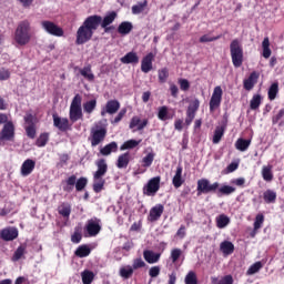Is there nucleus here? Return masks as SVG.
Wrapping results in <instances>:
<instances>
[{
  "mask_svg": "<svg viewBox=\"0 0 284 284\" xmlns=\"http://www.w3.org/2000/svg\"><path fill=\"white\" fill-rule=\"evenodd\" d=\"M116 11H111L104 17L93 14L85 18L82 26H80L77 31V45H83L88 43V41H92V37H94V32L99 30V26H101V28H108V26H111L116 21Z\"/></svg>",
  "mask_w": 284,
  "mask_h": 284,
  "instance_id": "nucleus-1",
  "label": "nucleus"
},
{
  "mask_svg": "<svg viewBox=\"0 0 284 284\" xmlns=\"http://www.w3.org/2000/svg\"><path fill=\"white\" fill-rule=\"evenodd\" d=\"M95 165L98 170L93 173V192L95 194H99L100 192H103V189L105 187V174H108V162L105 159H99L95 162Z\"/></svg>",
  "mask_w": 284,
  "mask_h": 284,
  "instance_id": "nucleus-2",
  "label": "nucleus"
},
{
  "mask_svg": "<svg viewBox=\"0 0 284 284\" xmlns=\"http://www.w3.org/2000/svg\"><path fill=\"white\" fill-rule=\"evenodd\" d=\"M14 41L18 45H28L32 41V26L28 20L18 23L14 31Z\"/></svg>",
  "mask_w": 284,
  "mask_h": 284,
  "instance_id": "nucleus-3",
  "label": "nucleus"
},
{
  "mask_svg": "<svg viewBox=\"0 0 284 284\" xmlns=\"http://www.w3.org/2000/svg\"><path fill=\"white\" fill-rule=\"evenodd\" d=\"M75 191L83 192L88 187V178L81 176L77 180V175L72 174L62 181V190L70 194V192Z\"/></svg>",
  "mask_w": 284,
  "mask_h": 284,
  "instance_id": "nucleus-4",
  "label": "nucleus"
},
{
  "mask_svg": "<svg viewBox=\"0 0 284 284\" xmlns=\"http://www.w3.org/2000/svg\"><path fill=\"white\" fill-rule=\"evenodd\" d=\"M230 54L234 68H241L243 65V44L241 40L233 39L230 43Z\"/></svg>",
  "mask_w": 284,
  "mask_h": 284,
  "instance_id": "nucleus-5",
  "label": "nucleus"
},
{
  "mask_svg": "<svg viewBox=\"0 0 284 284\" xmlns=\"http://www.w3.org/2000/svg\"><path fill=\"white\" fill-rule=\"evenodd\" d=\"M219 187H221L219 182L210 183V180L201 179L197 181V196H201V194L215 193Z\"/></svg>",
  "mask_w": 284,
  "mask_h": 284,
  "instance_id": "nucleus-6",
  "label": "nucleus"
},
{
  "mask_svg": "<svg viewBox=\"0 0 284 284\" xmlns=\"http://www.w3.org/2000/svg\"><path fill=\"white\" fill-rule=\"evenodd\" d=\"M105 136H108L106 128L91 129V134L89 138L91 148H97V145H101V143L105 141Z\"/></svg>",
  "mask_w": 284,
  "mask_h": 284,
  "instance_id": "nucleus-7",
  "label": "nucleus"
},
{
  "mask_svg": "<svg viewBox=\"0 0 284 284\" xmlns=\"http://www.w3.org/2000/svg\"><path fill=\"white\" fill-rule=\"evenodd\" d=\"M159 190H161L160 175L154 176L148 181L146 185L143 187V194H145V196H155Z\"/></svg>",
  "mask_w": 284,
  "mask_h": 284,
  "instance_id": "nucleus-8",
  "label": "nucleus"
},
{
  "mask_svg": "<svg viewBox=\"0 0 284 284\" xmlns=\"http://www.w3.org/2000/svg\"><path fill=\"white\" fill-rule=\"evenodd\" d=\"M41 28L51 37H63L64 34L63 28L49 20L41 21Z\"/></svg>",
  "mask_w": 284,
  "mask_h": 284,
  "instance_id": "nucleus-9",
  "label": "nucleus"
},
{
  "mask_svg": "<svg viewBox=\"0 0 284 284\" xmlns=\"http://www.w3.org/2000/svg\"><path fill=\"white\" fill-rule=\"evenodd\" d=\"M223 101V89L217 85L214 88L211 100L209 102L210 112H214V110H219L221 108V102Z\"/></svg>",
  "mask_w": 284,
  "mask_h": 284,
  "instance_id": "nucleus-10",
  "label": "nucleus"
},
{
  "mask_svg": "<svg viewBox=\"0 0 284 284\" xmlns=\"http://www.w3.org/2000/svg\"><path fill=\"white\" fill-rule=\"evenodd\" d=\"M52 119L54 128L59 129L60 132H68V130H72V124H70V120H68V118H61L59 114L54 113Z\"/></svg>",
  "mask_w": 284,
  "mask_h": 284,
  "instance_id": "nucleus-11",
  "label": "nucleus"
},
{
  "mask_svg": "<svg viewBox=\"0 0 284 284\" xmlns=\"http://www.w3.org/2000/svg\"><path fill=\"white\" fill-rule=\"evenodd\" d=\"M0 141H14V123L12 121L3 125L0 132Z\"/></svg>",
  "mask_w": 284,
  "mask_h": 284,
  "instance_id": "nucleus-12",
  "label": "nucleus"
},
{
  "mask_svg": "<svg viewBox=\"0 0 284 284\" xmlns=\"http://www.w3.org/2000/svg\"><path fill=\"white\" fill-rule=\"evenodd\" d=\"M163 212H165V206H163V204H156L155 206L151 207L148 215V221L150 223H156V221L163 216Z\"/></svg>",
  "mask_w": 284,
  "mask_h": 284,
  "instance_id": "nucleus-13",
  "label": "nucleus"
},
{
  "mask_svg": "<svg viewBox=\"0 0 284 284\" xmlns=\"http://www.w3.org/2000/svg\"><path fill=\"white\" fill-rule=\"evenodd\" d=\"M261 77V73L257 71H253L247 79H244L243 81V88L246 90V92H252L254 90V85L258 83V78Z\"/></svg>",
  "mask_w": 284,
  "mask_h": 284,
  "instance_id": "nucleus-14",
  "label": "nucleus"
},
{
  "mask_svg": "<svg viewBox=\"0 0 284 284\" xmlns=\"http://www.w3.org/2000/svg\"><path fill=\"white\" fill-rule=\"evenodd\" d=\"M121 109V103L119 100H109L101 111V116H105V114H116Z\"/></svg>",
  "mask_w": 284,
  "mask_h": 284,
  "instance_id": "nucleus-15",
  "label": "nucleus"
},
{
  "mask_svg": "<svg viewBox=\"0 0 284 284\" xmlns=\"http://www.w3.org/2000/svg\"><path fill=\"white\" fill-rule=\"evenodd\" d=\"M85 232L89 234V236H97L101 232V224L99 223V220H88L85 227Z\"/></svg>",
  "mask_w": 284,
  "mask_h": 284,
  "instance_id": "nucleus-16",
  "label": "nucleus"
},
{
  "mask_svg": "<svg viewBox=\"0 0 284 284\" xmlns=\"http://www.w3.org/2000/svg\"><path fill=\"white\" fill-rule=\"evenodd\" d=\"M19 237V230L17 227H6L0 231V239L2 241H14Z\"/></svg>",
  "mask_w": 284,
  "mask_h": 284,
  "instance_id": "nucleus-17",
  "label": "nucleus"
},
{
  "mask_svg": "<svg viewBox=\"0 0 284 284\" xmlns=\"http://www.w3.org/2000/svg\"><path fill=\"white\" fill-rule=\"evenodd\" d=\"M154 53L150 52L145 57L142 58L141 61V70L144 72V74H148V72H151L152 70V63H154Z\"/></svg>",
  "mask_w": 284,
  "mask_h": 284,
  "instance_id": "nucleus-18",
  "label": "nucleus"
},
{
  "mask_svg": "<svg viewBox=\"0 0 284 284\" xmlns=\"http://www.w3.org/2000/svg\"><path fill=\"white\" fill-rule=\"evenodd\" d=\"M148 123H150L148 119L141 121V118L135 115L131 119L129 128L130 130H134V128H136L138 132H141V130L148 128Z\"/></svg>",
  "mask_w": 284,
  "mask_h": 284,
  "instance_id": "nucleus-19",
  "label": "nucleus"
},
{
  "mask_svg": "<svg viewBox=\"0 0 284 284\" xmlns=\"http://www.w3.org/2000/svg\"><path fill=\"white\" fill-rule=\"evenodd\" d=\"M34 168H37V162L32 159H27L21 165V175L30 176V173L34 172Z\"/></svg>",
  "mask_w": 284,
  "mask_h": 284,
  "instance_id": "nucleus-20",
  "label": "nucleus"
},
{
  "mask_svg": "<svg viewBox=\"0 0 284 284\" xmlns=\"http://www.w3.org/2000/svg\"><path fill=\"white\" fill-rule=\"evenodd\" d=\"M185 183V180H183V166L179 165L175 171V175L173 176L172 184L176 190L181 187Z\"/></svg>",
  "mask_w": 284,
  "mask_h": 284,
  "instance_id": "nucleus-21",
  "label": "nucleus"
},
{
  "mask_svg": "<svg viewBox=\"0 0 284 284\" xmlns=\"http://www.w3.org/2000/svg\"><path fill=\"white\" fill-rule=\"evenodd\" d=\"M112 152H119V144L114 141L109 144H105L103 148L100 149V154L102 156H110Z\"/></svg>",
  "mask_w": 284,
  "mask_h": 284,
  "instance_id": "nucleus-22",
  "label": "nucleus"
},
{
  "mask_svg": "<svg viewBox=\"0 0 284 284\" xmlns=\"http://www.w3.org/2000/svg\"><path fill=\"white\" fill-rule=\"evenodd\" d=\"M144 261L149 263L150 265L154 263H159L161 260V253H154V251L145 250L143 252Z\"/></svg>",
  "mask_w": 284,
  "mask_h": 284,
  "instance_id": "nucleus-23",
  "label": "nucleus"
},
{
  "mask_svg": "<svg viewBox=\"0 0 284 284\" xmlns=\"http://www.w3.org/2000/svg\"><path fill=\"white\" fill-rule=\"evenodd\" d=\"M130 165V152L122 153L118 156L116 168L119 170H125Z\"/></svg>",
  "mask_w": 284,
  "mask_h": 284,
  "instance_id": "nucleus-24",
  "label": "nucleus"
},
{
  "mask_svg": "<svg viewBox=\"0 0 284 284\" xmlns=\"http://www.w3.org/2000/svg\"><path fill=\"white\" fill-rule=\"evenodd\" d=\"M263 223H265V215H263V213H260L255 216L253 232L251 233L252 239H254V236H256V232H258V230L263 227Z\"/></svg>",
  "mask_w": 284,
  "mask_h": 284,
  "instance_id": "nucleus-25",
  "label": "nucleus"
},
{
  "mask_svg": "<svg viewBox=\"0 0 284 284\" xmlns=\"http://www.w3.org/2000/svg\"><path fill=\"white\" fill-rule=\"evenodd\" d=\"M120 61L121 63H124L126 65L130 63L136 64L139 63V54H136V52L134 51L128 52L124 57L120 59Z\"/></svg>",
  "mask_w": 284,
  "mask_h": 284,
  "instance_id": "nucleus-26",
  "label": "nucleus"
},
{
  "mask_svg": "<svg viewBox=\"0 0 284 284\" xmlns=\"http://www.w3.org/2000/svg\"><path fill=\"white\" fill-rule=\"evenodd\" d=\"M276 191L272 190V189H267L266 191H264L263 193V201L264 203H266L267 205L274 204L276 203Z\"/></svg>",
  "mask_w": 284,
  "mask_h": 284,
  "instance_id": "nucleus-27",
  "label": "nucleus"
},
{
  "mask_svg": "<svg viewBox=\"0 0 284 284\" xmlns=\"http://www.w3.org/2000/svg\"><path fill=\"white\" fill-rule=\"evenodd\" d=\"M133 28L134 27L132 26V22L124 21L119 24L118 32L122 37H125L126 34H130L132 32Z\"/></svg>",
  "mask_w": 284,
  "mask_h": 284,
  "instance_id": "nucleus-28",
  "label": "nucleus"
},
{
  "mask_svg": "<svg viewBox=\"0 0 284 284\" xmlns=\"http://www.w3.org/2000/svg\"><path fill=\"white\" fill-rule=\"evenodd\" d=\"M69 119L71 123H77V121H80V119H83V109L70 108Z\"/></svg>",
  "mask_w": 284,
  "mask_h": 284,
  "instance_id": "nucleus-29",
  "label": "nucleus"
},
{
  "mask_svg": "<svg viewBox=\"0 0 284 284\" xmlns=\"http://www.w3.org/2000/svg\"><path fill=\"white\" fill-rule=\"evenodd\" d=\"M250 145H252V140H245L243 138H239L235 142V148L240 152H246V150L250 149Z\"/></svg>",
  "mask_w": 284,
  "mask_h": 284,
  "instance_id": "nucleus-30",
  "label": "nucleus"
},
{
  "mask_svg": "<svg viewBox=\"0 0 284 284\" xmlns=\"http://www.w3.org/2000/svg\"><path fill=\"white\" fill-rule=\"evenodd\" d=\"M26 250H28L27 244H21L20 246H18L11 257V261H13V263H17V261H21V258H23V255L26 254Z\"/></svg>",
  "mask_w": 284,
  "mask_h": 284,
  "instance_id": "nucleus-31",
  "label": "nucleus"
},
{
  "mask_svg": "<svg viewBox=\"0 0 284 284\" xmlns=\"http://www.w3.org/2000/svg\"><path fill=\"white\" fill-rule=\"evenodd\" d=\"M92 250L90 248V246L82 244L80 245L74 254L78 256V258H85L87 256H90Z\"/></svg>",
  "mask_w": 284,
  "mask_h": 284,
  "instance_id": "nucleus-32",
  "label": "nucleus"
},
{
  "mask_svg": "<svg viewBox=\"0 0 284 284\" xmlns=\"http://www.w3.org/2000/svg\"><path fill=\"white\" fill-rule=\"evenodd\" d=\"M262 57L264 59H270L272 57V49H270V38L265 37L262 41Z\"/></svg>",
  "mask_w": 284,
  "mask_h": 284,
  "instance_id": "nucleus-33",
  "label": "nucleus"
},
{
  "mask_svg": "<svg viewBox=\"0 0 284 284\" xmlns=\"http://www.w3.org/2000/svg\"><path fill=\"white\" fill-rule=\"evenodd\" d=\"M220 250L226 256H230V254H234V244L230 241H224L220 244Z\"/></svg>",
  "mask_w": 284,
  "mask_h": 284,
  "instance_id": "nucleus-34",
  "label": "nucleus"
},
{
  "mask_svg": "<svg viewBox=\"0 0 284 284\" xmlns=\"http://www.w3.org/2000/svg\"><path fill=\"white\" fill-rule=\"evenodd\" d=\"M141 144V140H128L125 141L121 146H120V151L121 152H125V150H134V148H136L138 145Z\"/></svg>",
  "mask_w": 284,
  "mask_h": 284,
  "instance_id": "nucleus-35",
  "label": "nucleus"
},
{
  "mask_svg": "<svg viewBox=\"0 0 284 284\" xmlns=\"http://www.w3.org/2000/svg\"><path fill=\"white\" fill-rule=\"evenodd\" d=\"M80 74L81 77L87 79V81H90V82L94 81V73H92V65L90 64L80 69Z\"/></svg>",
  "mask_w": 284,
  "mask_h": 284,
  "instance_id": "nucleus-36",
  "label": "nucleus"
},
{
  "mask_svg": "<svg viewBox=\"0 0 284 284\" xmlns=\"http://www.w3.org/2000/svg\"><path fill=\"white\" fill-rule=\"evenodd\" d=\"M236 192V187L230 185H222L217 187V194L220 196H230V194H234Z\"/></svg>",
  "mask_w": 284,
  "mask_h": 284,
  "instance_id": "nucleus-37",
  "label": "nucleus"
},
{
  "mask_svg": "<svg viewBox=\"0 0 284 284\" xmlns=\"http://www.w3.org/2000/svg\"><path fill=\"white\" fill-rule=\"evenodd\" d=\"M230 225V219L225 214H221L216 217V227L219 230H223L224 227H227Z\"/></svg>",
  "mask_w": 284,
  "mask_h": 284,
  "instance_id": "nucleus-38",
  "label": "nucleus"
},
{
  "mask_svg": "<svg viewBox=\"0 0 284 284\" xmlns=\"http://www.w3.org/2000/svg\"><path fill=\"white\" fill-rule=\"evenodd\" d=\"M261 103H263V97H261V94H254L250 101L251 110H258Z\"/></svg>",
  "mask_w": 284,
  "mask_h": 284,
  "instance_id": "nucleus-39",
  "label": "nucleus"
},
{
  "mask_svg": "<svg viewBox=\"0 0 284 284\" xmlns=\"http://www.w3.org/2000/svg\"><path fill=\"white\" fill-rule=\"evenodd\" d=\"M223 134H225V125L216 126L213 134V143H221V139H223Z\"/></svg>",
  "mask_w": 284,
  "mask_h": 284,
  "instance_id": "nucleus-40",
  "label": "nucleus"
},
{
  "mask_svg": "<svg viewBox=\"0 0 284 284\" xmlns=\"http://www.w3.org/2000/svg\"><path fill=\"white\" fill-rule=\"evenodd\" d=\"M262 178L268 183L274 180V173H272V165L262 168Z\"/></svg>",
  "mask_w": 284,
  "mask_h": 284,
  "instance_id": "nucleus-41",
  "label": "nucleus"
},
{
  "mask_svg": "<svg viewBox=\"0 0 284 284\" xmlns=\"http://www.w3.org/2000/svg\"><path fill=\"white\" fill-rule=\"evenodd\" d=\"M134 274V268L131 265H126L120 268V276L122 278H132V275Z\"/></svg>",
  "mask_w": 284,
  "mask_h": 284,
  "instance_id": "nucleus-42",
  "label": "nucleus"
},
{
  "mask_svg": "<svg viewBox=\"0 0 284 284\" xmlns=\"http://www.w3.org/2000/svg\"><path fill=\"white\" fill-rule=\"evenodd\" d=\"M94 110H97V99H93L83 103V111L87 114H92Z\"/></svg>",
  "mask_w": 284,
  "mask_h": 284,
  "instance_id": "nucleus-43",
  "label": "nucleus"
},
{
  "mask_svg": "<svg viewBox=\"0 0 284 284\" xmlns=\"http://www.w3.org/2000/svg\"><path fill=\"white\" fill-rule=\"evenodd\" d=\"M261 270H263V262H255L248 267V270L246 271V275L253 276V274H258Z\"/></svg>",
  "mask_w": 284,
  "mask_h": 284,
  "instance_id": "nucleus-44",
  "label": "nucleus"
},
{
  "mask_svg": "<svg viewBox=\"0 0 284 284\" xmlns=\"http://www.w3.org/2000/svg\"><path fill=\"white\" fill-rule=\"evenodd\" d=\"M159 83H166L170 79V70L168 68H162L158 71Z\"/></svg>",
  "mask_w": 284,
  "mask_h": 284,
  "instance_id": "nucleus-45",
  "label": "nucleus"
},
{
  "mask_svg": "<svg viewBox=\"0 0 284 284\" xmlns=\"http://www.w3.org/2000/svg\"><path fill=\"white\" fill-rule=\"evenodd\" d=\"M148 8V0H143L142 2H138L135 6L131 8L132 14H141Z\"/></svg>",
  "mask_w": 284,
  "mask_h": 284,
  "instance_id": "nucleus-46",
  "label": "nucleus"
},
{
  "mask_svg": "<svg viewBox=\"0 0 284 284\" xmlns=\"http://www.w3.org/2000/svg\"><path fill=\"white\" fill-rule=\"evenodd\" d=\"M82 276V283L83 284H92V281H94V272L84 270L81 273Z\"/></svg>",
  "mask_w": 284,
  "mask_h": 284,
  "instance_id": "nucleus-47",
  "label": "nucleus"
},
{
  "mask_svg": "<svg viewBox=\"0 0 284 284\" xmlns=\"http://www.w3.org/2000/svg\"><path fill=\"white\" fill-rule=\"evenodd\" d=\"M283 118H284V109H281L277 113H275V114L272 116V124H273V125L278 124L280 126H281V125H284Z\"/></svg>",
  "mask_w": 284,
  "mask_h": 284,
  "instance_id": "nucleus-48",
  "label": "nucleus"
},
{
  "mask_svg": "<svg viewBox=\"0 0 284 284\" xmlns=\"http://www.w3.org/2000/svg\"><path fill=\"white\" fill-rule=\"evenodd\" d=\"M48 141H50V134L48 133H42L39 135V138L36 141V145L38 148H45L48 145Z\"/></svg>",
  "mask_w": 284,
  "mask_h": 284,
  "instance_id": "nucleus-49",
  "label": "nucleus"
},
{
  "mask_svg": "<svg viewBox=\"0 0 284 284\" xmlns=\"http://www.w3.org/2000/svg\"><path fill=\"white\" fill-rule=\"evenodd\" d=\"M267 94L270 101H274V99H276V97L278 95V82H274L271 84Z\"/></svg>",
  "mask_w": 284,
  "mask_h": 284,
  "instance_id": "nucleus-50",
  "label": "nucleus"
},
{
  "mask_svg": "<svg viewBox=\"0 0 284 284\" xmlns=\"http://www.w3.org/2000/svg\"><path fill=\"white\" fill-rule=\"evenodd\" d=\"M154 152L148 153L143 159H142V168H151L152 163H154Z\"/></svg>",
  "mask_w": 284,
  "mask_h": 284,
  "instance_id": "nucleus-51",
  "label": "nucleus"
},
{
  "mask_svg": "<svg viewBox=\"0 0 284 284\" xmlns=\"http://www.w3.org/2000/svg\"><path fill=\"white\" fill-rule=\"evenodd\" d=\"M59 214L64 219H69L70 214L72 213V207L69 204H62L59 210Z\"/></svg>",
  "mask_w": 284,
  "mask_h": 284,
  "instance_id": "nucleus-52",
  "label": "nucleus"
},
{
  "mask_svg": "<svg viewBox=\"0 0 284 284\" xmlns=\"http://www.w3.org/2000/svg\"><path fill=\"white\" fill-rule=\"evenodd\" d=\"M168 114L169 113H168V106L166 105H163V106L159 108L158 119L160 121H168V119H172V116H169Z\"/></svg>",
  "mask_w": 284,
  "mask_h": 284,
  "instance_id": "nucleus-53",
  "label": "nucleus"
},
{
  "mask_svg": "<svg viewBox=\"0 0 284 284\" xmlns=\"http://www.w3.org/2000/svg\"><path fill=\"white\" fill-rule=\"evenodd\" d=\"M83 235L81 234V227L77 226L73 234L71 235V243H81Z\"/></svg>",
  "mask_w": 284,
  "mask_h": 284,
  "instance_id": "nucleus-54",
  "label": "nucleus"
},
{
  "mask_svg": "<svg viewBox=\"0 0 284 284\" xmlns=\"http://www.w3.org/2000/svg\"><path fill=\"white\" fill-rule=\"evenodd\" d=\"M185 284H199V278L196 277V273L193 271H190L184 280Z\"/></svg>",
  "mask_w": 284,
  "mask_h": 284,
  "instance_id": "nucleus-55",
  "label": "nucleus"
},
{
  "mask_svg": "<svg viewBox=\"0 0 284 284\" xmlns=\"http://www.w3.org/2000/svg\"><path fill=\"white\" fill-rule=\"evenodd\" d=\"M38 119H37V115H34V114H32V113H27L26 115H24V123L27 124V125H37V123H38Z\"/></svg>",
  "mask_w": 284,
  "mask_h": 284,
  "instance_id": "nucleus-56",
  "label": "nucleus"
},
{
  "mask_svg": "<svg viewBox=\"0 0 284 284\" xmlns=\"http://www.w3.org/2000/svg\"><path fill=\"white\" fill-rule=\"evenodd\" d=\"M82 101H83V98L81 97V94H79V93L75 94L74 98L72 99L70 108L81 110Z\"/></svg>",
  "mask_w": 284,
  "mask_h": 284,
  "instance_id": "nucleus-57",
  "label": "nucleus"
},
{
  "mask_svg": "<svg viewBox=\"0 0 284 284\" xmlns=\"http://www.w3.org/2000/svg\"><path fill=\"white\" fill-rule=\"evenodd\" d=\"M68 161H70V155L67 153H63L60 155V161L57 163V168L61 170V168H65L68 165Z\"/></svg>",
  "mask_w": 284,
  "mask_h": 284,
  "instance_id": "nucleus-58",
  "label": "nucleus"
},
{
  "mask_svg": "<svg viewBox=\"0 0 284 284\" xmlns=\"http://www.w3.org/2000/svg\"><path fill=\"white\" fill-rule=\"evenodd\" d=\"M221 34L216 36V37H210V34H204L202 37H200V43H212V41H219V39H221Z\"/></svg>",
  "mask_w": 284,
  "mask_h": 284,
  "instance_id": "nucleus-59",
  "label": "nucleus"
},
{
  "mask_svg": "<svg viewBox=\"0 0 284 284\" xmlns=\"http://www.w3.org/2000/svg\"><path fill=\"white\" fill-rule=\"evenodd\" d=\"M24 130H26L27 136L29 139H36V136H37V125H27V126H24Z\"/></svg>",
  "mask_w": 284,
  "mask_h": 284,
  "instance_id": "nucleus-60",
  "label": "nucleus"
},
{
  "mask_svg": "<svg viewBox=\"0 0 284 284\" xmlns=\"http://www.w3.org/2000/svg\"><path fill=\"white\" fill-rule=\"evenodd\" d=\"M125 114H128V109L123 108L118 115L111 121V123L113 125H116L118 123H121V121H123V116H125Z\"/></svg>",
  "mask_w": 284,
  "mask_h": 284,
  "instance_id": "nucleus-61",
  "label": "nucleus"
},
{
  "mask_svg": "<svg viewBox=\"0 0 284 284\" xmlns=\"http://www.w3.org/2000/svg\"><path fill=\"white\" fill-rule=\"evenodd\" d=\"M181 254H183L181 248H173L171 251V261H172V263H176V261H179V258H181Z\"/></svg>",
  "mask_w": 284,
  "mask_h": 284,
  "instance_id": "nucleus-62",
  "label": "nucleus"
},
{
  "mask_svg": "<svg viewBox=\"0 0 284 284\" xmlns=\"http://www.w3.org/2000/svg\"><path fill=\"white\" fill-rule=\"evenodd\" d=\"M178 83L182 92H187V90H190V81H187V79H179Z\"/></svg>",
  "mask_w": 284,
  "mask_h": 284,
  "instance_id": "nucleus-63",
  "label": "nucleus"
},
{
  "mask_svg": "<svg viewBox=\"0 0 284 284\" xmlns=\"http://www.w3.org/2000/svg\"><path fill=\"white\" fill-rule=\"evenodd\" d=\"M131 267L133 270H141V267H145V262L143 261V258L138 257V258L133 260V264Z\"/></svg>",
  "mask_w": 284,
  "mask_h": 284,
  "instance_id": "nucleus-64",
  "label": "nucleus"
}]
</instances>
